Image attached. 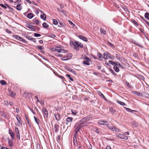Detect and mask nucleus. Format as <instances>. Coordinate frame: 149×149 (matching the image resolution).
I'll use <instances>...</instances> for the list:
<instances>
[{"instance_id": "f257e3e1", "label": "nucleus", "mask_w": 149, "mask_h": 149, "mask_svg": "<svg viewBox=\"0 0 149 149\" xmlns=\"http://www.w3.org/2000/svg\"><path fill=\"white\" fill-rule=\"evenodd\" d=\"M90 119H91V118L90 117L87 116L83 118L79 122L81 124V126L84 127L89 124V123L87 122V121Z\"/></svg>"}, {"instance_id": "f03ea898", "label": "nucleus", "mask_w": 149, "mask_h": 149, "mask_svg": "<svg viewBox=\"0 0 149 149\" xmlns=\"http://www.w3.org/2000/svg\"><path fill=\"white\" fill-rule=\"evenodd\" d=\"M102 58V59L104 58L106 60L109 59H113L114 58V57L111 56L110 54H109L107 52H106L104 54Z\"/></svg>"}, {"instance_id": "7ed1b4c3", "label": "nucleus", "mask_w": 149, "mask_h": 149, "mask_svg": "<svg viewBox=\"0 0 149 149\" xmlns=\"http://www.w3.org/2000/svg\"><path fill=\"white\" fill-rule=\"evenodd\" d=\"M83 127L81 126V125L80 123L79 122L77 123L74 126L75 128L76 129V130H77L75 134L78 132L80 129Z\"/></svg>"}, {"instance_id": "20e7f679", "label": "nucleus", "mask_w": 149, "mask_h": 149, "mask_svg": "<svg viewBox=\"0 0 149 149\" xmlns=\"http://www.w3.org/2000/svg\"><path fill=\"white\" fill-rule=\"evenodd\" d=\"M83 58L85 61L83 62V63L84 65H89L90 64V63L89 62V61H90V58L87 57H84Z\"/></svg>"}, {"instance_id": "39448f33", "label": "nucleus", "mask_w": 149, "mask_h": 149, "mask_svg": "<svg viewBox=\"0 0 149 149\" xmlns=\"http://www.w3.org/2000/svg\"><path fill=\"white\" fill-rule=\"evenodd\" d=\"M117 136L118 138L125 140L127 139L128 138L127 136H125L124 135L120 134H118Z\"/></svg>"}, {"instance_id": "423d86ee", "label": "nucleus", "mask_w": 149, "mask_h": 149, "mask_svg": "<svg viewBox=\"0 0 149 149\" xmlns=\"http://www.w3.org/2000/svg\"><path fill=\"white\" fill-rule=\"evenodd\" d=\"M109 128L111 130L117 132L119 131L120 130L118 128L114 126H108Z\"/></svg>"}, {"instance_id": "0eeeda50", "label": "nucleus", "mask_w": 149, "mask_h": 149, "mask_svg": "<svg viewBox=\"0 0 149 149\" xmlns=\"http://www.w3.org/2000/svg\"><path fill=\"white\" fill-rule=\"evenodd\" d=\"M75 43L76 46H77V47L78 49L79 48H82L83 46V45L79 42L76 41H75Z\"/></svg>"}, {"instance_id": "6e6552de", "label": "nucleus", "mask_w": 149, "mask_h": 149, "mask_svg": "<svg viewBox=\"0 0 149 149\" xmlns=\"http://www.w3.org/2000/svg\"><path fill=\"white\" fill-rule=\"evenodd\" d=\"M42 111L44 113V116H45L46 117H47L48 113L47 109L43 107L42 109Z\"/></svg>"}, {"instance_id": "1a4fd4ad", "label": "nucleus", "mask_w": 149, "mask_h": 149, "mask_svg": "<svg viewBox=\"0 0 149 149\" xmlns=\"http://www.w3.org/2000/svg\"><path fill=\"white\" fill-rule=\"evenodd\" d=\"M14 37H15V38L18 40L24 42H25L26 41L25 40H24L23 38L19 36L15 35L14 36Z\"/></svg>"}, {"instance_id": "9d476101", "label": "nucleus", "mask_w": 149, "mask_h": 149, "mask_svg": "<svg viewBox=\"0 0 149 149\" xmlns=\"http://www.w3.org/2000/svg\"><path fill=\"white\" fill-rule=\"evenodd\" d=\"M72 54L70 53V54H68L67 56V57H66V58H67L66 59H64V58L63 57L61 58V59L62 60H63V61L67 60H68L70 58L72 57Z\"/></svg>"}, {"instance_id": "9b49d317", "label": "nucleus", "mask_w": 149, "mask_h": 149, "mask_svg": "<svg viewBox=\"0 0 149 149\" xmlns=\"http://www.w3.org/2000/svg\"><path fill=\"white\" fill-rule=\"evenodd\" d=\"M73 120V118L72 117H68L66 119L67 122L66 123V125H68L69 123H71Z\"/></svg>"}, {"instance_id": "f8f14e48", "label": "nucleus", "mask_w": 149, "mask_h": 149, "mask_svg": "<svg viewBox=\"0 0 149 149\" xmlns=\"http://www.w3.org/2000/svg\"><path fill=\"white\" fill-rule=\"evenodd\" d=\"M108 123L107 121H102L100 120L98 122V123L100 125H107V124Z\"/></svg>"}, {"instance_id": "ddd939ff", "label": "nucleus", "mask_w": 149, "mask_h": 149, "mask_svg": "<svg viewBox=\"0 0 149 149\" xmlns=\"http://www.w3.org/2000/svg\"><path fill=\"white\" fill-rule=\"evenodd\" d=\"M0 115L2 117H6L7 116V113L4 111H0Z\"/></svg>"}, {"instance_id": "4468645a", "label": "nucleus", "mask_w": 149, "mask_h": 149, "mask_svg": "<svg viewBox=\"0 0 149 149\" xmlns=\"http://www.w3.org/2000/svg\"><path fill=\"white\" fill-rule=\"evenodd\" d=\"M78 37L80 39L84 41H87L88 39L86 38L85 37H84V36L81 35H79L78 36Z\"/></svg>"}, {"instance_id": "2eb2a0df", "label": "nucleus", "mask_w": 149, "mask_h": 149, "mask_svg": "<svg viewBox=\"0 0 149 149\" xmlns=\"http://www.w3.org/2000/svg\"><path fill=\"white\" fill-rule=\"evenodd\" d=\"M70 45L71 46L73 45L74 46V48L77 51H78L79 50V49L77 48V46H76V45H75V42H74L72 41L70 42Z\"/></svg>"}, {"instance_id": "dca6fc26", "label": "nucleus", "mask_w": 149, "mask_h": 149, "mask_svg": "<svg viewBox=\"0 0 149 149\" xmlns=\"http://www.w3.org/2000/svg\"><path fill=\"white\" fill-rule=\"evenodd\" d=\"M56 119L57 120H59L60 119V117L59 114L58 113H56L54 114Z\"/></svg>"}, {"instance_id": "f3484780", "label": "nucleus", "mask_w": 149, "mask_h": 149, "mask_svg": "<svg viewBox=\"0 0 149 149\" xmlns=\"http://www.w3.org/2000/svg\"><path fill=\"white\" fill-rule=\"evenodd\" d=\"M26 27L27 28L31 29V30H34V26L32 25H30L29 24H26Z\"/></svg>"}, {"instance_id": "a211bd4d", "label": "nucleus", "mask_w": 149, "mask_h": 149, "mask_svg": "<svg viewBox=\"0 0 149 149\" xmlns=\"http://www.w3.org/2000/svg\"><path fill=\"white\" fill-rule=\"evenodd\" d=\"M8 141L10 146L12 147L13 145L12 141L9 138L8 139Z\"/></svg>"}, {"instance_id": "6ab92c4d", "label": "nucleus", "mask_w": 149, "mask_h": 149, "mask_svg": "<svg viewBox=\"0 0 149 149\" xmlns=\"http://www.w3.org/2000/svg\"><path fill=\"white\" fill-rule=\"evenodd\" d=\"M97 93L101 97L104 98L105 100H106L104 96L100 91H97Z\"/></svg>"}, {"instance_id": "aec40b11", "label": "nucleus", "mask_w": 149, "mask_h": 149, "mask_svg": "<svg viewBox=\"0 0 149 149\" xmlns=\"http://www.w3.org/2000/svg\"><path fill=\"white\" fill-rule=\"evenodd\" d=\"M58 51V53H66L67 52V51L64 49H60Z\"/></svg>"}, {"instance_id": "412c9836", "label": "nucleus", "mask_w": 149, "mask_h": 149, "mask_svg": "<svg viewBox=\"0 0 149 149\" xmlns=\"http://www.w3.org/2000/svg\"><path fill=\"white\" fill-rule=\"evenodd\" d=\"M9 95L10 96H12L13 97H14L15 95V93L11 91H9Z\"/></svg>"}, {"instance_id": "4be33fe9", "label": "nucleus", "mask_w": 149, "mask_h": 149, "mask_svg": "<svg viewBox=\"0 0 149 149\" xmlns=\"http://www.w3.org/2000/svg\"><path fill=\"white\" fill-rule=\"evenodd\" d=\"M113 69L116 72H118L119 71V70L118 67L116 64L114 65L113 67Z\"/></svg>"}, {"instance_id": "5701e85b", "label": "nucleus", "mask_w": 149, "mask_h": 149, "mask_svg": "<svg viewBox=\"0 0 149 149\" xmlns=\"http://www.w3.org/2000/svg\"><path fill=\"white\" fill-rule=\"evenodd\" d=\"M59 126L58 125H56L54 126V130L56 132H57L58 131V128Z\"/></svg>"}, {"instance_id": "b1692460", "label": "nucleus", "mask_w": 149, "mask_h": 149, "mask_svg": "<svg viewBox=\"0 0 149 149\" xmlns=\"http://www.w3.org/2000/svg\"><path fill=\"white\" fill-rule=\"evenodd\" d=\"M34 118L35 122L38 125H39V120L37 118H36L35 116H34Z\"/></svg>"}, {"instance_id": "393cba45", "label": "nucleus", "mask_w": 149, "mask_h": 149, "mask_svg": "<svg viewBox=\"0 0 149 149\" xmlns=\"http://www.w3.org/2000/svg\"><path fill=\"white\" fill-rule=\"evenodd\" d=\"M100 31L101 33L103 34V35H105L106 34V32L103 29L101 28L100 29Z\"/></svg>"}, {"instance_id": "a878e982", "label": "nucleus", "mask_w": 149, "mask_h": 149, "mask_svg": "<svg viewBox=\"0 0 149 149\" xmlns=\"http://www.w3.org/2000/svg\"><path fill=\"white\" fill-rule=\"evenodd\" d=\"M27 17L29 19H31L33 17V15L31 13L28 14L27 15Z\"/></svg>"}, {"instance_id": "bb28decb", "label": "nucleus", "mask_w": 149, "mask_h": 149, "mask_svg": "<svg viewBox=\"0 0 149 149\" xmlns=\"http://www.w3.org/2000/svg\"><path fill=\"white\" fill-rule=\"evenodd\" d=\"M17 9L19 10H20L22 8L21 4H19L17 6Z\"/></svg>"}, {"instance_id": "cd10ccee", "label": "nucleus", "mask_w": 149, "mask_h": 149, "mask_svg": "<svg viewBox=\"0 0 149 149\" xmlns=\"http://www.w3.org/2000/svg\"><path fill=\"white\" fill-rule=\"evenodd\" d=\"M109 109L110 112L112 114L116 112L115 110L113 109L112 107H110Z\"/></svg>"}, {"instance_id": "c85d7f7f", "label": "nucleus", "mask_w": 149, "mask_h": 149, "mask_svg": "<svg viewBox=\"0 0 149 149\" xmlns=\"http://www.w3.org/2000/svg\"><path fill=\"white\" fill-rule=\"evenodd\" d=\"M117 102L121 105L124 106L126 105V104L124 102L119 100L117 101Z\"/></svg>"}, {"instance_id": "c756f323", "label": "nucleus", "mask_w": 149, "mask_h": 149, "mask_svg": "<svg viewBox=\"0 0 149 149\" xmlns=\"http://www.w3.org/2000/svg\"><path fill=\"white\" fill-rule=\"evenodd\" d=\"M33 21L34 23V24H36L37 25H38L39 24V22L38 20L36 19H33Z\"/></svg>"}, {"instance_id": "7c9ffc66", "label": "nucleus", "mask_w": 149, "mask_h": 149, "mask_svg": "<svg viewBox=\"0 0 149 149\" xmlns=\"http://www.w3.org/2000/svg\"><path fill=\"white\" fill-rule=\"evenodd\" d=\"M40 17L41 18L43 19L44 20H45L46 19V15L45 14L41 15H40Z\"/></svg>"}, {"instance_id": "2f4dec72", "label": "nucleus", "mask_w": 149, "mask_h": 149, "mask_svg": "<svg viewBox=\"0 0 149 149\" xmlns=\"http://www.w3.org/2000/svg\"><path fill=\"white\" fill-rule=\"evenodd\" d=\"M42 26L44 27L47 28L49 27V25L46 23L44 22L42 24Z\"/></svg>"}, {"instance_id": "473e14b6", "label": "nucleus", "mask_w": 149, "mask_h": 149, "mask_svg": "<svg viewBox=\"0 0 149 149\" xmlns=\"http://www.w3.org/2000/svg\"><path fill=\"white\" fill-rule=\"evenodd\" d=\"M97 56L99 58V60H102V59H101L100 58H102V55L100 53H98L97 54Z\"/></svg>"}, {"instance_id": "72a5a7b5", "label": "nucleus", "mask_w": 149, "mask_h": 149, "mask_svg": "<svg viewBox=\"0 0 149 149\" xmlns=\"http://www.w3.org/2000/svg\"><path fill=\"white\" fill-rule=\"evenodd\" d=\"M59 49H56L54 48H51V50L52 51H54V52H58V50H59Z\"/></svg>"}, {"instance_id": "f704fd0d", "label": "nucleus", "mask_w": 149, "mask_h": 149, "mask_svg": "<svg viewBox=\"0 0 149 149\" xmlns=\"http://www.w3.org/2000/svg\"><path fill=\"white\" fill-rule=\"evenodd\" d=\"M0 83L2 85H6V82L4 80H1L0 81Z\"/></svg>"}, {"instance_id": "c9c22d12", "label": "nucleus", "mask_w": 149, "mask_h": 149, "mask_svg": "<svg viewBox=\"0 0 149 149\" xmlns=\"http://www.w3.org/2000/svg\"><path fill=\"white\" fill-rule=\"evenodd\" d=\"M145 17L147 19H149V14L148 13H146L145 15Z\"/></svg>"}, {"instance_id": "e433bc0d", "label": "nucleus", "mask_w": 149, "mask_h": 149, "mask_svg": "<svg viewBox=\"0 0 149 149\" xmlns=\"http://www.w3.org/2000/svg\"><path fill=\"white\" fill-rule=\"evenodd\" d=\"M12 139H13L15 136V134L14 133H11L10 134Z\"/></svg>"}, {"instance_id": "4c0bfd02", "label": "nucleus", "mask_w": 149, "mask_h": 149, "mask_svg": "<svg viewBox=\"0 0 149 149\" xmlns=\"http://www.w3.org/2000/svg\"><path fill=\"white\" fill-rule=\"evenodd\" d=\"M15 132L16 134L19 133V130L17 127H15Z\"/></svg>"}, {"instance_id": "58836bf2", "label": "nucleus", "mask_w": 149, "mask_h": 149, "mask_svg": "<svg viewBox=\"0 0 149 149\" xmlns=\"http://www.w3.org/2000/svg\"><path fill=\"white\" fill-rule=\"evenodd\" d=\"M53 24L55 25H57L58 24V22L55 19L53 20Z\"/></svg>"}, {"instance_id": "ea45409f", "label": "nucleus", "mask_w": 149, "mask_h": 149, "mask_svg": "<svg viewBox=\"0 0 149 149\" xmlns=\"http://www.w3.org/2000/svg\"><path fill=\"white\" fill-rule=\"evenodd\" d=\"M109 71H110L114 75H116V73H115L114 71H113V70H112V69H111V68H109Z\"/></svg>"}, {"instance_id": "a19ab883", "label": "nucleus", "mask_w": 149, "mask_h": 149, "mask_svg": "<svg viewBox=\"0 0 149 149\" xmlns=\"http://www.w3.org/2000/svg\"><path fill=\"white\" fill-rule=\"evenodd\" d=\"M124 108L125 109L126 111H129V112H131L132 111H134V110H132V111H131V110L129 108H127V107H125Z\"/></svg>"}, {"instance_id": "79ce46f5", "label": "nucleus", "mask_w": 149, "mask_h": 149, "mask_svg": "<svg viewBox=\"0 0 149 149\" xmlns=\"http://www.w3.org/2000/svg\"><path fill=\"white\" fill-rule=\"evenodd\" d=\"M116 64V65L118 67H121L122 68H123V67L122 66V65H120V64L119 63H118V62H117L116 63H115Z\"/></svg>"}, {"instance_id": "37998d69", "label": "nucleus", "mask_w": 149, "mask_h": 149, "mask_svg": "<svg viewBox=\"0 0 149 149\" xmlns=\"http://www.w3.org/2000/svg\"><path fill=\"white\" fill-rule=\"evenodd\" d=\"M116 64V65L118 67H121L122 68H123V67L122 66V65H120V64L119 63H118V62H117L116 63H115Z\"/></svg>"}, {"instance_id": "c03bdc74", "label": "nucleus", "mask_w": 149, "mask_h": 149, "mask_svg": "<svg viewBox=\"0 0 149 149\" xmlns=\"http://www.w3.org/2000/svg\"><path fill=\"white\" fill-rule=\"evenodd\" d=\"M71 112L72 113V114L74 115H75L77 113L76 111L74 110H72L71 111Z\"/></svg>"}, {"instance_id": "a18cd8bd", "label": "nucleus", "mask_w": 149, "mask_h": 149, "mask_svg": "<svg viewBox=\"0 0 149 149\" xmlns=\"http://www.w3.org/2000/svg\"><path fill=\"white\" fill-rule=\"evenodd\" d=\"M66 76H67V77H68L70 79L71 81H73V79L72 78H71V77L70 76V75L68 74H66Z\"/></svg>"}, {"instance_id": "49530a36", "label": "nucleus", "mask_w": 149, "mask_h": 149, "mask_svg": "<svg viewBox=\"0 0 149 149\" xmlns=\"http://www.w3.org/2000/svg\"><path fill=\"white\" fill-rule=\"evenodd\" d=\"M16 118H17V120H18V122H19V123H20V124H21V120L20 119V117H19V118H18L17 117H16Z\"/></svg>"}, {"instance_id": "de8ad7c7", "label": "nucleus", "mask_w": 149, "mask_h": 149, "mask_svg": "<svg viewBox=\"0 0 149 149\" xmlns=\"http://www.w3.org/2000/svg\"><path fill=\"white\" fill-rule=\"evenodd\" d=\"M134 94L135 95H138V96H141V94L140 93L138 92H134Z\"/></svg>"}, {"instance_id": "09e8293b", "label": "nucleus", "mask_w": 149, "mask_h": 149, "mask_svg": "<svg viewBox=\"0 0 149 149\" xmlns=\"http://www.w3.org/2000/svg\"><path fill=\"white\" fill-rule=\"evenodd\" d=\"M107 44L108 45L110 46L111 47H114V45H113L111 43L109 42H108V43H107Z\"/></svg>"}, {"instance_id": "8fccbe9b", "label": "nucleus", "mask_w": 149, "mask_h": 149, "mask_svg": "<svg viewBox=\"0 0 149 149\" xmlns=\"http://www.w3.org/2000/svg\"><path fill=\"white\" fill-rule=\"evenodd\" d=\"M34 36L36 37H40L41 36V35L37 33H34Z\"/></svg>"}, {"instance_id": "3c124183", "label": "nucleus", "mask_w": 149, "mask_h": 149, "mask_svg": "<svg viewBox=\"0 0 149 149\" xmlns=\"http://www.w3.org/2000/svg\"><path fill=\"white\" fill-rule=\"evenodd\" d=\"M0 6H1L3 8L5 9H6L7 8L3 4H0Z\"/></svg>"}, {"instance_id": "603ef678", "label": "nucleus", "mask_w": 149, "mask_h": 149, "mask_svg": "<svg viewBox=\"0 0 149 149\" xmlns=\"http://www.w3.org/2000/svg\"><path fill=\"white\" fill-rule=\"evenodd\" d=\"M16 135H17V139H19V140H20V138L19 133L16 134Z\"/></svg>"}, {"instance_id": "864d4df0", "label": "nucleus", "mask_w": 149, "mask_h": 149, "mask_svg": "<svg viewBox=\"0 0 149 149\" xmlns=\"http://www.w3.org/2000/svg\"><path fill=\"white\" fill-rule=\"evenodd\" d=\"M109 63H110L112 65H115V63L111 61H109Z\"/></svg>"}, {"instance_id": "5fc2aeb1", "label": "nucleus", "mask_w": 149, "mask_h": 149, "mask_svg": "<svg viewBox=\"0 0 149 149\" xmlns=\"http://www.w3.org/2000/svg\"><path fill=\"white\" fill-rule=\"evenodd\" d=\"M133 22L136 25H138V24L134 20H132Z\"/></svg>"}, {"instance_id": "6e6d98bb", "label": "nucleus", "mask_w": 149, "mask_h": 149, "mask_svg": "<svg viewBox=\"0 0 149 149\" xmlns=\"http://www.w3.org/2000/svg\"><path fill=\"white\" fill-rule=\"evenodd\" d=\"M38 49L40 50H42L43 49V47L41 46H40L38 47Z\"/></svg>"}, {"instance_id": "4d7b16f0", "label": "nucleus", "mask_w": 149, "mask_h": 149, "mask_svg": "<svg viewBox=\"0 0 149 149\" xmlns=\"http://www.w3.org/2000/svg\"><path fill=\"white\" fill-rule=\"evenodd\" d=\"M97 67L98 69L100 70L101 69V66L100 64L97 65Z\"/></svg>"}, {"instance_id": "13d9d810", "label": "nucleus", "mask_w": 149, "mask_h": 149, "mask_svg": "<svg viewBox=\"0 0 149 149\" xmlns=\"http://www.w3.org/2000/svg\"><path fill=\"white\" fill-rule=\"evenodd\" d=\"M69 22L71 25H73V26H74V25L72 23V22L70 20H69Z\"/></svg>"}, {"instance_id": "bf43d9fd", "label": "nucleus", "mask_w": 149, "mask_h": 149, "mask_svg": "<svg viewBox=\"0 0 149 149\" xmlns=\"http://www.w3.org/2000/svg\"><path fill=\"white\" fill-rule=\"evenodd\" d=\"M29 109L34 114H35V112L32 109L29 108Z\"/></svg>"}, {"instance_id": "052dcab7", "label": "nucleus", "mask_w": 149, "mask_h": 149, "mask_svg": "<svg viewBox=\"0 0 149 149\" xmlns=\"http://www.w3.org/2000/svg\"><path fill=\"white\" fill-rule=\"evenodd\" d=\"M106 149H111V148L109 146H107L106 147Z\"/></svg>"}, {"instance_id": "680f3d73", "label": "nucleus", "mask_w": 149, "mask_h": 149, "mask_svg": "<svg viewBox=\"0 0 149 149\" xmlns=\"http://www.w3.org/2000/svg\"><path fill=\"white\" fill-rule=\"evenodd\" d=\"M4 102L6 105L7 106L8 105V101H4Z\"/></svg>"}, {"instance_id": "e2e57ef3", "label": "nucleus", "mask_w": 149, "mask_h": 149, "mask_svg": "<svg viewBox=\"0 0 149 149\" xmlns=\"http://www.w3.org/2000/svg\"><path fill=\"white\" fill-rule=\"evenodd\" d=\"M11 133H13L12 131V130L11 129H9V134H10Z\"/></svg>"}, {"instance_id": "0e129e2a", "label": "nucleus", "mask_w": 149, "mask_h": 149, "mask_svg": "<svg viewBox=\"0 0 149 149\" xmlns=\"http://www.w3.org/2000/svg\"><path fill=\"white\" fill-rule=\"evenodd\" d=\"M16 111L17 113H19V108H16Z\"/></svg>"}, {"instance_id": "69168bd1", "label": "nucleus", "mask_w": 149, "mask_h": 149, "mask_svg": "<svg viewBox=\"0 0 149 149\" xmlns=\"http://www.w3.org/2000/svg\"><path fill=\"white\" fill-rule=\"evenodd\" d=\"M35 97L36 99H37V102H40V101L38 98V96H36Z\"/></svg>"}, {"instance_id": "338daca9", "label": "nucleus", "mask_w": 149, "mask_h": 149, "mask_svg": "<svg viewBox=\"0 0 149 149\" xmlns=\"http://www.w3.org/2000/svg\"><path fill=\"white\" fill-rule=\"evenodd\" d=\"M6 31L7 32H8V33H11V32L10 31H9L8 29H6Z\"/></svg>"}, {"instance_id": "774afa93", "label": "nucleus", "mask_w": 149, "mask_h": 149, "mask_svg": "<svg viewBox=\"0 0 149 149\" xmlns=\"http://www.w3.org/2000/svg\"><path fill=\"white\" fill-rule=\"evenodd\" d=\"M1 149H8V148L5 147H2Z\"/></svg>"}]
</instances>
